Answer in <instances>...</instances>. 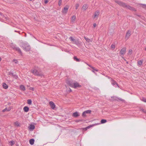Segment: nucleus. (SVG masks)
<instances>
[{
    "mask_svg": "<svg viewBox=\"0 0 146 146\" xmlns=\"http://www.w3.org/2000/svg\"><path fill=\"white\" fill-rule=\"evenodd\" d=\"M115 3L118 4L119 5L121 6L124 8L130 10H133V8L129 5H127L126 3L120 1H115Z\"/></svg>",
    "mask_w": 146,
    "mask_h": 146,
    "instance_id": "obj_1",
    "label": "nucleus"
},
{
    "mask_svg": "<svg viewBox=\"0 0 146 146\" xmlns=\"http://www.w3.org/2000/svg\"><path fill=\"white\" fill-rule=\"evenodd\" d=\"M31 72L35 75L39 76H42L43 75V74L38 67L32 69Z\"/></svg>",
    "mask_w": 146,
    "mask_h": 146,
    "instance_id": "obj_2",
    "label": "nucleus"
},
{
    "mask_svg": "<svg viewBox=\"0 0 146 146\" xmlns=\"http://www.w3.org/2000/svg\"><path fill=\"white\" fill-rule=\"evenodd\" d=\"M67 83L70 87L74 88H80L81 87V86L77 82H73L71 81H68L67 82Z\"/></svg>",
    "mask_w": 146,
    "mask_h": 146,
    "instance_id": "obj_3",
    "label": "nucleus"
},
{
    "mask_svg": "<svg viewBox=\"0 0 146 146\" xmlns=\"http://www.w3.org/2000/svg\"><path fill=\"white\" fill-rule=\"evenodd\" d=\"M24 50L27 52L29 51L31 49V47L29 44L27 43H24L22 46Z\"/></svg>",
    "mask_w": 146,
    "mask_h": 146,
    "instance_id": "obj_4",
    "label": "nucleus"
},
{
    "mask_svg": "<svg viewBox=\"0 0 146 146\" xmlns=\"http://www.w3.org/2000/svg\"><path fill=\"white\" fill-rule=\"evenodd\" d=\"M69 8V6L68 5H66L65 6L62 11V13L63 14H66L68 11Z\"/></svg>",
    "mask_w": 146,
    "mask_h": 146,
    "instance_id": "obj_5",
    "label": "nucleus"
},
{
    "mask_svg": "<svg viewBox=\"0 0 146 146\" xmlns=\"http://www.w3.org/2000/svg\"><path fill=\"white\" fill-rule=\"evenodd\" d=\"M13 49H15L16 51H17L20 54H22V52L20 49L19 47H17L15 45L13 47Z\"/></svg>",
    "mask_w": 146,
    "mask_h": 146,
    "instance_id": "obj_6",
    "label": "nucleus"
},
{
    "mask_svg": "<svg viewBox=\"0 0 146 146\" xmlns=\"http://www.w3.org/2000/svg\"><path fill=\"white\" fill-rule=\"evenodd\" d=\"M131 31L129 30H128L125 35V38L126 39H127L131 35Z\"/></svg>",
    "mask_w": 146,
    "mask_h": 146,
    "instance_id": "obj_7",
    "label": "nucleus"
},
{
    "mask_svg": "<svg viewBox=\"0 0 146 146\" xmlns=\"http://www.w3.org/2000/svg\"><path fill=\"white\" fill-rule=\"evenodd\" d=\"M126 48H123L120 51V54L121 55H123L125 53Z\"/></svg>",
    "mask_w": 146,
    "mask_h": 146,
    "instance_id": "obj_8",
    "label": "nucleus"
},
{
    "mask_svg": "<svg viewBox=\"0 0 146 146\" xmlns=\"http://www.w3.org/2000/svg\"><path fill=\"white\" fill-rule=\"evenodd\" d=\"M49 104L51 108L53 109H54L55 107V105L51 101L50 102Z\"/></svg>",
    "mask_w": 146,
    "mask_h": 146,
    "instance_id": "obj_9",
    "label": "nucleus"
},
{
    "mask_svg": "<svg viewBox=\"0 0 146 146\" xmlns=\"http://www.w3.org/2000/svg\"><path fill=\"white\" fill-rule=\"evenodd\" d=\"M35 128V127L34 125L32 124L30 125L28 127L30 131L33 130Z\"/></svg>",
    "mask_w": 146,
    "mask_h": 146,
    "instance_id": "obj_10",
    "label": "nucleus"
},
{
    "mask_svg": "<svg viewBox=\"0 0 146 146\" xmlns=\"http://www.w3.org/2000/svg\"><path fill=\"white\" fill-rule=\"evenodd\" d=\"M100 14V11H96L94 15V18L97 17H98Z\"/></svg>",
    "mask_w": 146,
    "mask_h": 146,
    "instance_id": "obj_11",
    "label": "nucleus"
},
{
    "mask_svg": "<svg viewBox=\"0 0 146 146\" xmlns=\"http://www.w3.org/2000/svg\"><path fill=\"white\" fill-rule=\"evenodd\" d=\"M72 116L74 117H77L79 116V115L78 112L76 111L72 114Z\"/></svg>",
    "mask_w": 146,
    "mask_h": 146,
    "instance_id": "obj_12",
    "label": "nucleus"
},
{
    "mask_svg": "<svg viewBox=\"0 0 146 146\" xmlns=\"http://www.w3.org/2000/svg\"><path fill=\"white\" fill-rule=\"evenodd\" d=\"M76 19V17L75 15H73L71 18V22L74 23Z\"/></svg>",
    "mask_w": 146,
    "mask_h": 146,
    "instance_id": "obj_13",
    "label": "nucleus"
},
{
    "mask_svg": "<svg viewBox=\"0 0 146 146\" xmlns=\"http://www.w3.org/2000/svg\"><path fill=\"white\" fill-rule=\"evenodd\" d=\"M29 108L27 106H25L23 108V110L25 112H27L29 111Z\"/></svg>",
    "mask_w": 146,
    "mask_h": 146,
    "instance_id": "obj_14",
    "label": "nucleus"
},
{
    "mask_svg": "<svg viewBox=\"0 0 146 146\" xmlns=\"http://www.w3.org/2000/svg\"><path fill=\"white\" fill-rule=\"evenodd\" d=\"M111 99H110V100L111 101H114V100H117L118 98L115 96H113L111 97Z\"/></svg>",
    "mask_w": 146,
    "mask_h": 146,
    "instance_id": "obj_15",
    "label": "nucleus"
},
{
    "mask_svg": "<svg viewBox=\"0 0 146 146\" xmlns=\"http://www.w3.org/2000/svg\"><path fill=\"white\" fill-rule=\"evenodd\" d=\"M34 139H30L29 140V143L31 145H33L34 144Z\"/></svg>",
    "mask_w": 146,
    "mask_h": 146,
    "instance_id": "obj_16",
    "label": "nucleus"
},
{
    "mask_svg": "<svg viewBox=\"0 0 146 146\" xmlns=\"http://www.w3.org/2000/svg\"><path fill=\"white\" fill-rule=\"evenodd\" d=\"M111 81L113 82L111 83V84L112 85H114L115 84H116L118 86V87H119V86L117 84V83L115 81H114V80L112 78H111Z\"/></svg>",
    "mask_w": 146,
    "mask_h": 146,
    "instance_id": "obj_17",
    "label": "nucleus"
},
{
    "mask_svg": "<svg viewBox=\"0 0 146 146\" xmlns=\"http://www.w3.org/2000/svg\"><path fill=\"white\" fill-rule=\"evenodd\" d=\"M99 124H100V123H95L94 124L91 125H90L88 126L87 128H88V129H89L92 127H93L94 126H95V125H99Z\"/></svg>",
    "mask_w": 146,
    "mask_h": 146,
    "instance_id": "obj_18",
    "label": "nucleus"
},
{
    "mask_svg": "<svg viewBox=\"0 0 146 146\" xmlns=\"http://www.w3.org/2000/svg\"><path fill=\"white\" fill-rule=\"evenodd\" d=\"M3 88L5 89H7L8 88V85L5 83H3Z\"/></svg>",
    "mask_w": 146,
    "mask_h": 146,
    "instance_id": "obj_19",
    "label": "nucleus"
},
{
    "mask_svg": "<svg viewBox=\"0 0 146 146\" xmlns=\"http://www.w3.org/2000/svg\"><path fill=\"white\" fill-rule=\"evenodd\" d=\"M20 88L23 91L25 90V86L23 85H21L20 86Z\"/></svg>",
    "mask_w": 146,
    "mask_h": 146,
    "instance_id": "obj_20",
    "label": "nucleus"
},
{
    "mask_svg": "<svg viewBox=\"0 0 146 146\" xmlns=\"http://www.w3.org/2000/svg\"><path fill=\"white\" fill-rule=\"evenodd\" d=\"M88 7L87 5V4H84L83 7L82 8L83 9H84L85 10H86Z\"/></svg>",
    "mask_w": 146,
    "mask_h": 146,
    "instance_id": "obj_21",
    "label": "nucleus"
},
{
    "mask_svg": "<svg viewBox=\"0 0 146 146\" xmlns=\"http://www.w3.org/2000/svg\"><path fill=\"white\" fill-rule=\"evenodd\" d=\"M70 38L71 41H73L74 44H76V40L72 37H70Z\"/></svg>",
    "mask_w": 146,
    "mask_h": 146,
    "instance_id": "obj_22",
    "label": "nucleus"
},
{
    "mask_svg": "<svg viewBox=\"0 0 146 146\" xmlns=\"http://www.w3.org/2000/svg\"><path fill=\"white\" fill-rule=\"evenodd\" d=\"M14 124L15 125L17 126H20V123L17 121H16L14 123Z\"/></svg>",
    "mask_w": 146,
    "mask_h": 146,
    "instance_id": "obj_23",
    "label": "nucleus"
},
{
    "mask_svg": "<svg viewBox=\"0 0 146 146\" xmlns=\"http://www.w3.org/2000/svg\"><path fill=\"white\" fill-rule=\"evenodd\" d=\"M74 59L77 62H79L80 61V59L78 58L76 56L74 57Z\"/></svg>",
    "mask_w": 146,
    "mask_h": 146,
    "instance_id": "obj_24",
    "label": "nucleus"
},
{
    "mask_svg": "<svg viewBox=\"0 0 146 146\" xmlns=\"http://www.w3.org/2000/svg\"><path fill=\"white\" fill-rule=\"evenodd\" d=\"M142 61L141 60H139L137 62V64L138 65H139L140 66L142 64Z\"/></svg>",
    "mask_w": 146,
    "mask_h": 146,
    "instance_id": "obj_25",
    "label": "nucleus"
},
{
    "mask_svg": "<svg viewBox=\"0 0 146 146\" xmlns=\"http://www.w3.org/2000/svg\"><path fill=\"white\" fill-rule=\"evenodd\" d=\"M10 110H11V109H10L9 108L8 109H7V108H6L5 109L3 110H2V111L3 112H4L6 111H10Z\"/></svg>",
    "mask_w": 146,
    "mask_h": 146,
    "instance_id": "obj_26",
    "label": "nucleus"
},
{
    "mask_svg": "<svg viewBox=\"0 0 146 146\" xmlns=\"http://www.w3.org/2000/svg\"><path fill=\"white\" fill-rule=\"evenodd\" d=\"M107 122V120L105 119H102L101 120V122L102 123H104Z\"/></svg>",
    "mask_w": 146,
    "mask_h": 146,
    "instance_id": "obj_27",
    "label": "nucleus"
},
{
    "mask_svg": "<svg viewBox=\"0 0 146 146\" xmlns=\"http://www.w3.org/2000/svg\"><path fill=\"white\" fill-rule=\"evenodd\" d=\"M84 38L86 40V41L88 42H89L90 41H91L90 39L87 38L85 37H84Z\"/></svg>",
    "mask_w": 146,
    "mask_h": 146,
    "instance_id": "obj_28",
    "label": "nucleus"
},
{
    "mask_svg": "<svg viewBox=\"0 0 146 146\" xmlns=\"http://www.w3.org/2000/svg\"><path fill=\"white\" fill-rule=\"evenodd\" d=\"M86 113H90L91 112V111L90 110H88L85 111Z\"/></svg>",
    "mask_w": 146,
    "mask_h": 146,
    "instance_id": "obj_29",
    "label": "nucleus"
},
{
    "mask_svg": "<svg viewBox=\"0 0 146 146\" xmlns=\"http://www.w3.org/2000/svg\"><path fill=\"white\" fill-rule=\"evenodd\" d=\"M27 104L29 105H31L32 104V101L31 100H27Z\"/></svg>",
    "mask_w": 146,
    "mask_h": 146,
    "instance_id": "obj_30",
    "label": "nucleus"
},
{
    "mask_svg": "<svg viewBox=\"0 0 146 146\" xmlns=\"http://www.w3.org/2000/svg\"><path fill=\"white\" fill-rule=\"evenodd\" d=\"M9 143H10V145L12 146L15 144V142L13 141H10L9 142Z\"/></svg>",
    "mask_w": 146,
    "mask_h": 146,
    "instance_id": "obj_31",
    "label": "nucleus"
},
{
    "mask_svg": "<svg viewBox=\"0 0 146 146\" xmlns=\"http://www.w3.org/2000/svg\"><path fill=\"white\" fill-rule=\"evenodd\" d=\"M132 52V50L131 49L129 50L128 53V55H131Z\"/></svg>",
    "mask_w": 146,
    "mask_h": 146,
    "instance_id": "obj_32",
    "label": "nucleus"
},
{
    "mask_svg": "<svg viewBox=\"0 0 146 146\" xmlns=\"http://www.w3.org/2000/svg\"><path fill=\"white\" fill-rule=\"evenodd\" d=\"M62 0H59L58 1V5L60 6L61 5Z\"/></svg>",
    "mask_w": 146,
    "mask_h": 146,
    "instance_id": "obj_33",
    "label": "nucleus"
},
{
    "mask_svg": "<svg viewBox=\"0 0 146 146\" xmlns=\"http://www.w3.org/2000/svg\"><path fill=\"white\" fill-rule=\"evenodd\" d=\"M11 74L15 78L17 79L18 78V76L17 75H13V73H11Z\"/></svg>",
    "mask_w": 146,
    "mask_h": 146,
    "instance_id": "obj_34",
    "label": "nucleus"
},
{
    "mask_svg": "<svg viewBox=\"0 0 146 146\" xmlns=\"http://www.w3.org/2000/svg\"><path fill=\"white\" fill-rule=\"evenodd\" d=\"M79 7V5L78 4H76V9H77Z\"/></svg>",
    "mask_w": 146,
    "mask_h": 146,
    "instance_id": "obj_35",
    "label": "nucleus"
},
{
    "mask_svg": "<svg viewBox=\"0 0 146 146\" xmlns=\"http://www.w3.org/2000/svg\"><path fill=\"white\" fill-rule=\"evenodd\" d=\"M141 110V111H142V112H144L145 113H146V110H144L143 109H142Z\"/></svg>",
    "mask_w": 146,
    "mask_h": 146,
    "instance_id": "obj_36",
    "label": "nucleus"
},
{
    "mask_svg": "<svg viewBox=\"0 0 146 146\" xmlns=\"http://www.w3.org/2000/svg\"><path fill=\"white\" fill-rule=\"evenodd\" d=\"M92 68L93 70H94V71H96L97 72L98 71V70H97V69H95L94 67H92Z\"/></svg>",
    "mask_w": 146,
    "mask_h": 146,
    "instance_id": "obj_37",
    "label": "nucleus"
},
{
    "mask_svg": "<svg viewBox=\"0 0 146 146\" xmlns=\"http://www.w3.org/2000/svg\"><path fill=\"white\" fill-rule=\"evenodd\" d=\"M13 61L16 64H17L18 63V61L17 60L14 59L13 60Z\"/></svg>",
    "mask_w": 146,
    "mask_h": 146,
    "instance_id": "obj_38",
    "label": "nucleus"
},
{
    "mask_svg": "<svg viewBox=\"0 0 146 146\" xmlns=\"http://www.w3.org/2000/svg\"><path fill=\"white\" fill-rule=\"evenodd\" d=\"M86 113L84 111L83 113L82 114V116L84 117L85 116H86Z\"/></svg>",
    "mask_w": 146,
    "mask_h": 146,
    "instance_id": "obj_39",
    "label": "nucleus"
},
{
    "mask_svg": "<svg viewBox=\"0 0 146 146\" xmlns=\"http://www.w3.org/2000/svg\"><path fill=\"white\" fill-rule=\"evenodd\" d=\"M111 47L113 48H115V46L114 44H112L111 46Z\"/></svg>",
    "mask_w": 146,
    "mask_h": 146,
    "instance_id": "obj_40",
    "label": "nucleus"
},
{
    "mask_svg": "<svg viewBox=\"0 0 146 146\" xmlns=\"http://www.w3.org/2000/svg\"><path fill=\"white\" fill-rule=\"evenodd\" d=\"M142 101L144 102H146V99L144 98H143L142 100Z\"/></svg>",
    "mask_w": 146,
    "mask_h": 146,
    "instance_id": "obj_41",
    "label": "nucleus"
},
{
    "mask_svg": "<svg viewBox=\"0 0 146 146\" xmlns=\"http://www.w3.org/2000/svg\"><path fill=\"white\" fill-rule=\"evenodd\" d=\"M49 1L48 0H44V2L45 4H46Z\"/></svg>",
    "mask_w": 146,
    "mask_h": 146,
    "instance_id": "obj_42",
    "label": "nucleus"
},
{
    "mask_svg": "<svg viewBox=\"0 0 146 146\" xmlns=\"http://www.w3.org/2000/svg\"><path fill=\"white\" fill-rule=\"evenodd\" d=\"M29 89L30 90H32L33 91L34 90V88L33 87H31L29 88Z\"/></svg>",
    "mask_w": 146,
    "mask_h": 146,
    "instance_id": "obj_43",
    "label": "nucleus"
},
{
    "mask_svg": "<svg viewBox=\"0 0 146 146\" xmlns=\"http://www.w3.org/2000/svg\"><path fill=\"white\" fill-rule=\"evenodd\" d=\"M88 129V128H87V127L86 128H84L83 129V130H84L85 131H86Z\"/></svg>",
    "mask_w": 146,
    "mask_h": 146,
    "instance_id": "obj_44",
    "label": "nucleus"
},
{
    "mask_svg": "<svg viewBox=\"0 0 146 146\" xmlns=\"http://www.w3.org/2000/svg\"><path fill=\"white\" fill-rule=\"evenodd\" d=\"M96 24L95 23H94V24H93V26H94V27H96Z\"/></svg>",
    "mask_w": 146,
    "mask_h": 146,
    "instance_id": "obj_45",
    "label": "nucleus"
},
{
    "mask_svg": "<svg viewBox=\"0 0 146 146\" xmlns=\"http://www.w3.org/2000/svg\"><path fill=\"white\" fill-rule=\"evenodd\" d=\"M87 65L89 66L91 68H92V66H91L89 64H87Z\"/></svg>",
    "mask_w": 146,
    "mask_h": 146,
    "instance_id": "obj_46",
    "label": "nucleus"
},
{
    "mask_svg": "<svg viewBox=\"0 0 146 146\" xmlns=\"http://www.w3.org/2000/svg\"><path fill=\"white\" fill-rule=\"evenodd\" d=\"M143 6L144 7H146V5L143 4Z\"/></svg>",
    "mask_w": 146,
    "mask_h": 146,
    "instance_id": "obj_47",
    "label": "nucleus"
},
{
    "mask_svg": "<svg viewBox=\"0 0 146 146\" xmlns=\"http://www.w3.org/2000/svg\"><path fill=\"white\" fill-rule=\"evenodd\" d=\"M117 99H118L119 100H121V101L122 100L121 99V98H118Z\"/></svg>",
    "mask_w": 146,
    "mask_h": 146,
    "instance_id": "obj_48",
    "label": "nucleus"
},
{
    "mask_svg": "<svg viewBox=\"0 0 146 146\" xmlns=\"http://www.w3.org/2000/svg\"><path fill=\"white\" fill-rule=\"evenodd\" d=\"M145 50H146V46H145Z\"/></svg>",
    "mask_w": 146,
    "mask_h": 146,
    "instance_id": "obj_49",
    "label": "nucleus"
},
{
    "mask_svg": "<svg viewBox=\"0 0 146 146\" xmlns=\"http://www.w3.org/2000/svg\"><path fill=\"white\" fill-rule=\"evenodd\" d=\"M70 92H71L72 91V90L70 88Z\"/></svg>",
    "mask_w": 146,
    "mask_h": 146,
    "instance_id": "obj_50",
    "label": "nucleus"
},
{
    "mask_svg": "<svg viewBox=\"0 0 146 146\" xmlns=\"http://www.w3.org/2000/svg\"><path fill=\"white\" fill-rule=\"evenodd\" d=\"M92 72L94 73H95V72L94 71V70H93L92 71Z\"/></svg>",
    "mask_w": 146,
    "mask_h": 146,
    "instance_id": "obj_51",
    "label": "nucleus"
},
{
    "mask_svg": "<svg viewBox=\"0 0 146 146\" xmlns=\"http://www.w3.org/2000/svg\"><path fill=\"white\" fill-rule=\"evenodd\" d=\"M15 32H18V31H15Z\"/></svg>",
    "mask_w": 146,
    "mask_h": 146,
    "instance_id": "obj_52",
    "label": "nucleus"
},
{
    "mask_svg": "<svg viewBox=\"0 0 146 146\" xmlns=\"http://www.w3.org/2000/svg\"><path fill=\"white\" fill-rule=\"evenodd\" d=\"M1 60V58L0 57V61Z\"/></svg>",
    "mask_w": 146,
    "mask_h": 146,
    "instance_id": "obj_53",
    "label": "nucleus"
},
{
    "mask_svg": "<svg viewBox=\"0 0 146 146\" xmlns=\"http://www.w3.org/2000/svg\"><path fill=\"white\" fill-rule=\"evenodd\" d=\"M127 64H128V62H127Z\"/></svg>",
    "mask_w": 146,
    "mask_h": 146,
    "instance_id": "obj_54",
    "label": "nucleus"
},
{
    "mask_svg": "<svg viewBox=\"0 0 146 146\" xmlns=\"http://www.w3.org/2000/svg\"><path fill=\"white\" fill-rule=\"evenodd\" d=\"M29 0L31 1H32V0Z\"/></svg>",
    "mask_w": 146,
    "mask_h": 146,
    "instance_id": "obj_55",
    "label": "nucleus"
},
{
    "mask_svg": "<svg viewBox=\"0 0 146 146\" xmlns=\"http://www.w3.org/2000/svg\"><path fill=\"white\" fill-rule=\"evenodd\" d=\"M48 1H49V0H48Z\"/></svg>",
    "mask_w": 146,
    "mask_h": 146,
    "instance_id": "obj_56",
    "label": "nucleus"
}]
</instances>
